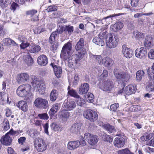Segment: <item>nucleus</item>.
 Segmentation results:
<instances>
[{
    "label": "nucleus",
    "mask_w": 154,
    "mask_h": 154,
    "mask_svg": "<svg viewBox=\"0 0 154 154\" xmlns=\"http://www.w3.org/2000/svg\"><path fill=\"white\" fill-rule=\"evenodd\" d=\"M31 87L28 84H23L19 86L16 91L17 94L21 97H24L27 101L31 100L33 96L31 92Z\"/></svg>",
    "instance_id": "nucleus-1"
},
{
    "label": "nucleus",
    "mask_w": 154,
    "mask_h": 154,
    "mask_svg": "<svg viewBox=\"0 0 154 154\" xmlns=\"http://www.w3.org/2000/svg\"><path fill=\"white\" fill-rule=\"evenodd\" d=\"M82 52H78L75 54L70 57L68 59V66L70 67H73L76 66L77 62L83 57L85 54V51L84 50Z\"/></svg>",
    "instance_id": "nucleus-2"
},
{
    "label": "nucleus",
    "mask_w": 154,
    "mask_h": 154,
    "mask_svg": "<svg viewBox=\"0 0 154 154\" xmlns=\"http://www.w3.org/2000/svg\"><path fill=\"white\" fill-rule=\"evenodd\" d=\"M97 85L101 90L107 91H111L113 87V85L112 81L107 79H104L100 80Z\"/></svg>",
    "instance_id": "nucleus-3"
},
{
    "label": "nucleus",
    "mask_w": 154,
    "mask_h": 154,
    "mask_svg": "<svg viewBox=\"0 0 154 154\" xmlns=\"http://www.w3.org/2000/svg\"><path fill=\"white\" fill-rule=\"evenodd\" d=\"M108 39L106 40L107 46L110 48H116L118 44L119 36H115L112 33H110L108 35Z\"/></svg>",
    "instance_id": "nucleus-4"
},
{
    "label": "nucleus",
    "mask_w": 154,
    "mask_h": 154,
    "mask_svg": "<svg viewBox=\"0 0 154 154\" xmlns=\"http://www.w3.org/2000/svg\"><path fill=\"white\" fill-rule=\"evenodd\" d=\"M83 116L91 122H94L98 119V115L97 112L92 109H88L84 111Z\"/></svg>",
    "instance_id": "nucleus-5"
},
{
    "label": "nucleus",
    "mask_w": 154,
    "mask_h": 154,
    "mask_svg": "<svg viewBox=\"0 0 154 154\" xmlns=\"http://www.w3.org/2000/svg\"><path fill=\"white\" fill-rule=\"evenodd\" d=\"M36 107L41 109H46L49 107L48 100L40 97L36 98L34 102Z\"/></svg>",
    "instance_id": "nucleus-6"
},
{
    "label": "nucleus",
    "mask_w": 154,
    "mask_h": 154,
    "mask_svg": "<svg viewBox=\"0 0 154 154\" xmlns=\"http://www.w3.org/2000/svg\"><path fill=\"white\" fill-rule=\"evenodd\" d=\"M31 83L38 91L44 90L45 88L43 81L41 79L37 78L36 76L32 77Z\"/></svg>",
    "instance_id": "nucleus-7"
},
{
    "label": "nucleus",
    "mask_w": 154,
    "mask_h": 154,
    "mask_svg": "<svg viewBox=\"0 0 154 154\" xmlns=\"http://www.w3.org/2000/svg\"><path fill=\"white\" fill-rule=\"evenodd\" d=\"M84 138L86 140H87L88 143L92 145H95L98 141L97 136L91 134L89 133H87L84 134Z\"/></svg>",
    "instance_id": "nucleus-8"
},
{
    "label": "nucleus",
    "mask_w": 154,
    "mask_h": 154,
    "mask_svg": "<svg viewBox=\"0 0 154 154\" xmlns=\"http://www.w3.org/2000/svg\"><path fill=\"white\" fill-rule=\"evenodd\" d=\"M29 75L26 73H22L17 75L16 79L19 84H22L29 80Z\"/></svg>",
    "instance_id": "nucleus-9"
},
{
    "label": "nucleus",
    "mask_w": 154,
    "mask_h": 154,
    "mask_svg": "<svg viewBox=\"0 0 154 154\" xmlns=\"http://www.w3.org/2000/svg\"><path fill=\"white\" fill-rule=\"evenodd\" d=\"M147 53V50L145 48L141 47L139 49L137 48L135 51V55L137 58L140 59L144 58Z\"/></svg>",
    "instance_id": "nucleus-10"
},
{
    "label": "nucleus",
    "mask_w": 154,
    "mask_h": 154,
    "mask_svg": "<svg viewBox=\"0 0 154 154\" xmlns=\"http://www.w3.org/2000/svg\"><path fill=\"white\" fill-rule=\"evenodd\" d=\"M12 137L8 132L6 133L5 135H3L0 140L2 143L5 145L9 146L11 143Z\"/></svg>",
    "instance_id": "nucleus-11"
},
{
    "label": "nucleus",
    "mask_w": 154,
    "mask_h": 154,
    "mask_svg": "<svg viewBox=\"0 0 154 154\" xmlns=\"http://www.w3.org/2000/svg\"><path fill=\"white\" fill-rule=\"evenodd\" d=\"M81 125L80 123H76L72 125L69 129V131L73 134H78L81 129Z\"/></svg>",
    "instance_id": "nucleus-12"
},
{
    "label": "nucleus",
    "mask_w": 154,
    "mask_h": 154,
    "mask_svg": "<svg viewBox=\"0 0 154 154\" xmlns=\"http://www.w3.org/2000/svg\"><path fill=\"white\" fill-rule=\"evenodd\" d=\"M64 106L67 110H71L75 107L76 104L73 100H65L64 103Z\"/></svg>",
    "instance_id": "nucleus-13"
},
{
    "label": "nucleus",
    "mask_w": 154,
    "mask_h": 154,
    "mask_svg": "<svg viewBox=\"0 0 154 154\" xmlns=\"http://www.w3.org/2000/svg\"><path fill=\"white\" fill-rule=\"evenodd\" d=\"M125 142L124 138L121 136H119L115 138L113 143L116 147L120 148L124 146Z\"/></svg>",
    "instance_id": "nucleus-14"
},
{
    "label": "nucleus",
    "mask_w": 154,
    "mask_h": 154,
    "mask_svg": "<svg viewBox=\"0 0 154 154\" xmlns=\"http://www.w3.org/2000/svg\"><path fill=\"white\" fill-rule=\"evenodd\" d=\"M122 52L124 56L127 58H130L133 55V51L130 48L126 47L125 45L122 46Z\"/></svg>",
    "instance_id": "nucleus-15"
},
{
    "label": "nucleus",
    "mask_w": 154,
    "mask_h": 154,
    "mask_svg": "<svg viewBox=\"0 0 154 154\" xmlns=\"http://www.w3.org/2000/svg\"><path fill=\"white\" fill-rule=\"evenodd\" d=\"M37 61L40 65L45 66L48 63V58L45 55L42 54L38 57Z\"/></svg>",
    "instance_id": "nucleus-16"
},
{
    "label": "nucleus",
    "mask_w": 154,
    "mask_h": 154,
    "mask_svg": "<svg viewBox=\"0 0 154 154\" xmlns=\"http://www.w3.org/2000/svg\"><path fill=\"white\" fill-rule=\"evenodd\" d=\"M136 90L135 85H130L125 88V92L127 95H129L135 93Z\"/></svg>",
    "instance_id": "nucleus-17"
},
{
    "label": "nucleus",
    "mask_w": 154,
    "mask_h": 154,
    "mask_svg": "<svg viewBox=\"0 0 154 154\" xmlns=\"http://www.w3.org/2000/svg\"><path fill=\"white\" fill-rule=\"evenodd\" d=\"M89 88V84L86 83H83L79 87V93L81 94H85L88 91Z\"/></svg>",
    "instance_id": "nucleus-18"
},
{
    "label": "nucleus",
    "mask_w": 154,
    "mask_h": 154,
    "mask_svg": "<svg viewBox=\"0 0 154 154\" xmlns=\"http://www.w3.org/2000/svg\"><path fill=\"white\" fill-rule=\"evenodd\" d=\"M123 24L121 22L116 23L111 26L110 29L113 32H116L120 30L123 27Z\"/></svg>",
    "instance_id": "nucleus-19"
},
{
    "label": "nucleus",
    "mask_w": 154,
    "mask_h": 154,
    "mask_svg": "<svg viewBox=\"0 0 154 154\" xmlns=\"http://www.w3.org/2000/svg\"><path fill=\"white\" fill-rule=\"evenodd\" d=\"M80 145V142L79 140L70 141L68 143V147L69 149L74 150L78 147Z\"/></svg>",
    "instance_id": "nucleus-20"
},
{
    "label": "nucleus",
    "mask_w": 154,
    "mask_h": 154,
    "mask_svg": "<svg viewBox=\"0 0 154 154\" xmlns=\"http://www.w3.org/2000/svg\"><path fill=\"white\" fill-rule=\"evenodd\" d=\"M37 13V11L36 10L32 9L26 11V14L27 15H29L31 17H33L31 20L33 21L38 20V16L36 14Z\"/></svg>",
    "instance_id": "nucleus-21"
},
{
    "label": "nucleus",
    "mask_w": 154,
    "mask_h": 154,
    "mask_svg": "<svg viewBox=\"0 0 154 154\" xmlns=\"http://www.w3.org/2000/svg\"><path fill=\"white\" fill-rule=\"evenodd\" d=\"M150 80L146 83V88L148 91L152 92L154 91V80L152 79H152L150 77Z\"/></svg>",
    "instance_id": "nucleus-22"
},
{
    "label": "nucleus",
    "mask_w": 154,
    "mask_h": 154,
    "mask_svg": "<svg viewBox=\"0 0 154 154\" xmlns=\"http://www.w3.org/2000/svg\"><path fill=\"white\" fill-rule=\"evenodd\" d=\"M103 60V64L107 67H110L113 63V60L109 57H105Z\"/></svg>",
    "instance_id": "nucleus-23"
},
{
    "label": "nucleus",
    "mask_w": 154,
    "mask_h": 154,
    "mask_svg": "<svg viewBox=\"0 0 154 154\" xmlns=\"http://www.w3.org/2000/svg\"><path fill=\"white\" fill-rule=\"evenodd\" d=\"M17 106L20 108L23 111H26L28 110V106L27 103L25 101L22 100L18 102Z\"/></svg>",
    "instance_id": "nucleus-24"
},
{
    "label": "nucleus",
    "mask_w": 154,
    "mask_h": 154,
    "mask_svg": "<svg viewBox=\"0 0 154 154\" xmlns=\"http://www.w3.org/2000/svg\"><path fill=\"white\" fill-rule=\"evenodd\" d=\"M84 40L83 38H81L80 39L79 41L77 43L75 46V49L76 51H79L80 50L82 49L81 51L80 52H82L83 50L85 51V50L83 49L82 48L84 46Z\"/></svg>",
    "instance_id": "nucleus-25"
},
{
    "label": "nucleus",
    "mask_w": 154,
    "mask_h": 154,
    "mask_svg": "<svg viewBox=\"0 0 154 154\" xmlns=\"http://www.w3.org/2000/svg\"><path fill=\"white\" fill-rule=\"evenodd\" d=\"M40 47L37 45H34L30 47L29 51L31 53L36 54L38 52L41 50Z\"/></svg>",
    "instance_id": "nucleus-26"
},
{
    "label": "nucleus",
    "mask_w": 154,
    "mask_h": 154,
    "mask_svg": "<svg viewBox=\"0 0 154 154\" xmlns=\"http://www.w3.org/2000/svg\"><path fill=\"white\" fill-rule=\"evenodd\" d=\"M25 62L28 66L32 65L33 63V59L29 54L25 55L24 57Z\"/></svg>",
    "instance_id": "nucleus-27"
},
{
    "label": "nucleus",
    "mask_w": 154,
    "mask_h": 154,
    "mask_svg": "<svg viewBox=\"0 0 154 154\" xmlns=\"http://www.w3.org/2000/svg\"><path fill=\"white\" fill-rule=\"evenodd\" d=\"M93 42L96 44L101 46H103L105 45L103 40L99 36L95 37L93 39Z\"/></svg>",
    "instance_id": "nucleus-28"
},
{
    "label": "nucleus",
    "mask_w": 154,
    "mask_h": 154,
    "mask_svg": "<svg viewBox=\"0 0 154 154\" xmlns=\"http://www.w3.org/2000/svg\"><path fill=\"white\" fill-rule=\"evenodd\" d=\"M70 114V113L67 111L63 110L60 112V115L62 120H66L69 118Z\"/></svg>",
    "instance_id": "nucleus-29"
},
{
    "label": "nucleus",
    "mask_w": 154,
    "mask_h": 154,
    "mask_svg": "<svg viewBox=\"0 0 154 154\" xmlns=\"http://www.w3.org/2000/svg\"><path fill=\"white\" fill-rule=\"evenodd\" d=\"M72 48V45L71 43L68 42L64 45L62 48V51L70 53Z\"/></svg>",
    "instance_id": "nucleus-30"
},
{
    "label": "nucleus",
    "mask_w": 154,
    "mask_h": 154,
    "mask_svg": "<svg viewBox=\"0 0 154 154\" xmlns=\"http://www.w3.org/2000/svg\"><path fill=\"white\" fill-rule=\"evenodd\" d=\"M54 70L55 75L57 78H60L61 77V74L62 73V68L59 66H55Z\"/></svg>",
    "instance_id": "nucleus-31"
},
{
    "label": "nucleus",
    "mask_w": 154,
    "mask_h": 154,
    "mask_svg": "<svg viewBox=\"0 0 154 154\" xmlns=\"http://www.w3.org/2000/svg\"><path fill=\"white\" fill-rule=\"evenodd\" d=\"M57 91L54 89L52 90L50 94V100L51 101H55L57 97Z\"/></svg>",
    "instance_id": "nucleus-32"
},
{
    "label": "nucleus",
    "mask_w": 154,
    "mask_h": 154,
    "mask_svg": "<svg viewBox=\"0 0 154 154\" xmlns=\"http://www.w3.org/2000/svg\"><path fill=\"white\" fill-rule=\"evenodd\" d=\"M144 72L143 70H139L137 71L136 74L137 81V82H140L143 77L144 76Z\"/></svg>",
    "instance_id": "nucleus-33"
},
{
    "label": "nucleus",
    "mask_w": 154,
    "mask_h": 154,
    "mask_svg": "<svg viewBox=\"0 0 154 154\" xmlns=\"http://www.w3.org/2000/svg\"><path fill=\"white\" fill-rule=\"evenodd\" d=\"M59 109L58 104H56L55 105H53L52 108L49 111V114L50 116H53L57 111Z\"/></svg>",
    "instance_id": "nucleus-34"
},
{
    "label": "nucleus",
    "mask_w": 154,
    "mask_h": 154,
    "mask_svg": "<svg viewBox=\"0 0 154 154\" xmlns=\"http://www.w3.org/2000/svg\"><path fill=\"white\" fill-rule=\"evenodd\" d=\"M113 72L115 77L120 81H122L123 75V72H119L117 69H115Z\"/></svg>",
    "instance_id": "nucleus-35"
},
{
    "label": "nucleus",
    "mask_w": 154,
    "mask_h": 154,
    "mask_svg": "<svg viewBox=\"0 0 154 154\" xmlns=\"http://www.w3.org/2000/svg\"><path fill=\"white\" fill-rule=\"evenodd\" d=\"M27 132L29 134V136L32 138H34L35 136H38V134L37 130L35 129H30Z\"/></svg>",
    "instance_id": "nucleus-36"
},
{
    "label": "nucleus",
    "mask_w": 154,
    "mask_h": 154,
    "mask_svg": "<svg viewBox=\"0 0 154 154\" xmlns=\"http://www.w3.org/2000/svg\"><path fill=\"white\" fill-rule=\"evenodd\" d=\"M34 143L35 146L37 144L38 145L41 144H46L44 140L43 139L40 137H38L35 138L34 140Z\"/></svg>",
    "instance_id": "nucleus-37"
},
{
    "label": "nucleus",
    "mask_w": 154,
    "mask_h": 154,
    "mask_svg": "<svg viewBox=\"0 0 154 154\" xmlns=\"http://www.w3.org/2000/svg\"><path fill=\"white\" fill-rule=\"evenodd\" d=\"M57 35V32H54L51 33L49 39V42L50 44H52L54 42H56L55 41V38Z\"/></svg>",
    "instance_id": "nucleus-38"
},
{
    "label": "nucleus",
    "mask_w": 154,
    "mask_h": 154,
    "mask_svg": "<svg viewBox=\"0 0 154 154\" xmlns=\"http://www.w3.org/2000/svg\"><path fill=\"white\" fill-rule=\"evenodd\" d=\"M131 78L130 74L126 72H123V75L122 78V81L127 82L129 81Z\"/></svg>",
    "instance_id": "nucleus-39"
},
{
    "label": "nucleus",
    "mask_w": 154,
    "mask_h": 154,
    "mask_svg": "<svg viewBox=\"0 0 154 154\" xmlns=\"http://www.w3.org/2000/svg\"><path fill=\"white\" fill-rule=\"evenodd\" d=\"M68 93L71 96L76 98H79L80 96L76 91L73 89H71L68 91Z\"/></svg>",
    "instance_id": "nucleus-40"
},
{
    "label": "nucleus",
    "mask_w": 154,
    "mask_h": 154,
    "mask_svg": "<svg viewBox=\"0 0 154 154\" xmlns=\"http://www.w3.org/2000/svg\"><path fill=\"white\" fill-rule=\"evenodd\" d=\"M147 72L149 76L152 79L154 80V63L152 66V68L148 69L147 70Z\"/></svg>",
    "instance_id": "nucleus-41"
},
{
    "label": "nucleus",
    "mask_w": 154,
    "mask_h": 154,
    "mask_svg": "<svg viewBox=\"0 0 154 154\" xmlns=\"http://www.w3.org/2000/svg\"><path fill=\"white\" fill-rule=\"evenodd\" d=\"M152 40V38L151 36H147L145 41L144 45L146 47H149L151 45V41Z\"/></svg>",
    "instance_id": "nucleus-42"
},
{
    "label": "nucleus",
    "mask_w": 154,
    "mask_h": 154,
    "mask_svg": "<svg viewBox=\"0 0 154 154\" xmlns=\"http://www.w3.org/2000/svg\"><path fill=\"white\" fill-rule=\"evenodd\" d=\"M37 150L39 152H42L45 151L47 148L46 144H40L37 145Z\"/></svg>",
    "instance_id": "nucleus-43"
},
{
    "label": "nucleus",
    "mask_w": 154,
    "mask_h": 154,
    "mask_svg": "<svg viewBox=\"0 0 154 154\" xmlns=\"http://www.w3.org/2000/svg\"><path fill=\"white\" fill-rule=\"evenodd\" d=\"M133 35L135 38L137 39H140L143 37V33L138 32L137 31L134 32L133 33Z\"/></svg>",
    "instance_id": "nucleus-44"
},
{
    "label": "nucleus",
    "mask_w": 154,
    "mask_h": 154,
    "mask_svg": "<svg viewBox=\"0 0 154 154\" xmlns=\"http://www.w3.org/2000/svg\"><path fill=\"white\" fill-rule=\"evenodd\" d=\"M7 99V100L8 102L9 98L8 95L5 92H0V100L4 101Z\"/></svg>",
    "instance_id": "nucleus-45"
},
{
    "label": "nucleus",
    "mask_w": 154,
    "mask_h": 154,
    "mask_svg": "<svg viewBox=\"0 0 154 154\" xmlns=\"http://www.w3.org/2000/svg\"><path fill=\"white\" fill-rule=\"evenodd\" d=\"M85 98H86L87 101L89 102H92L94 101V96L93 94L91 93H88L87 94L85 95Z\"/></svg>",
    "instance_id": "nucleus-46"
},
{
    "label": "nucleus",
    "mask_w": 154,
    "mask_h": 154,
    "mask_svg": "<svg viewBox=\"0 0 154 154\" xmlns=\"http://www.w3.org/2000/svg\"><path fill=\"white\" fill-rule=\"evenodd\" d=\"M70 55V53H68L61 51L60 54V57L61 58H62L65 60H66L67 59H68L70 57L69 56Z\"/></svg>",
    "instance_id": "nucleus-47"
},
{
    "label": "nucleus",
    "mask_w": 154,
    "mask_h": 154,
    "mask_svg": "<svg viewBox=\"0 0 154 154\" xmlns=\"http://www.w3.org/2000/svg\"><path fill=\"white\" fill-rule=\"evenodd\" d=\"M93 57L95 58L97 60L99 64L102 65L103 64V59L101 56L100 55H93Z\"/></svg>",
    "instance_id": "nucleus-48"
},
{
    "label": "nucleus",
    "mask_w": 154,
    "mask_h": 154,
    "mask_svg": "<svg viewBox=\"0 0 154 154\" xmlns=\"http://www.w3.org/2000/svg\"><path fill=\"white\" fill-rule=\"evenodd\" d=\"M38 117L41 119L48 120L49 118L48 114L46 113H40L38 114Z\"/></svg>",
    "instance_id": "nucleus-49"
},
{
    "label": "nucleus",
    "mask_w": 154,
    "mask_h": 154,
    "mask_svg": "<svg viewBox=\"0 0 154 154\" xmlns=\"http://www.w3.org/2000/svg\"><path fill=\"white\" fill-rule=\"evenodd\" d=\"M106 129L110 133H113L115 131L114 128L109 124H106L104 125Z\"/></svg>",
    "instance_id": "nucleus-50"
},
{
    "label": "nucleus",
    "mask_w": 154,
    "mask_h": 154,
    "mask_svg": "<svg viewBox=\"0 0 154 154\" xmlns=\"http://www.w3.org/2000/svg\"><path fill=\"white\" fill-rule=\"evenodd\" d=\"M10 3V0H0V6L4 8L7 7Z\"/></svg>",
    "instance_id": "nucleus-51"
},
{
    "label": "nucleus",
    "mask_w": 154,
    "mask_h": 154,
    "mask_svg": "<svg viewBox=\"0 0 154 154\" xmlns=\"http://www.w3.org/2000/svg\"><path fill=\"white\" fill-rule=\"evenodd\" d=\"M115 15H110L109 16H107L103 18L102 21L104 22L106 21L107 22H108L107 24L109 23L112 22V17H114Z\"/></svg>",
    "instance_id": "nucleus-52"
},
{
    "label": "nucleus",
    "mask_w": 154,
    "mask_h": 154,
    "mask_svg": "<svg viewBox=\"0 0 154 154\" xmlns=\"http://www.w3.org/2000/svg\"><path fill=\"white\" fill-rule=\"evenodd\" d=\"M119 154H133L128 148H125L118 151Z\"/></svg>",
    "instance_id": "nucleus-53"
},
{
    "label": "nucleus",
    "mask_w": 154,
    "mask_h": 154,
    "mask_svg": "<svg viewBox=\"0 0 154 154\" xmlns=\"http://www.w3.org/2000/svg\"><path fill=\"white\" fill-rule=\"evenodd\" d=\"M52 129L54 131H59L60 129V125H58L56 123H53L51 125Z\"/></svg>",
    "instance_id": "nucleus-54"
},
{
    "label": "nucleus",
    "mask_w": 154,
    "mask_h": 154,
    "mask_svg": "<svg viewBox=\"0 0 154 154\" xmlns=\"http://www.w3.org/2000/svg\"><path fill=\"white\" fill-rule=\"evenodd\" d=\"M109 34H107V32L106 31H103V32H100L99 35V36L100 37L102 38L103 40L105 39L106 40L108 38V35Z\"/></svg>",
    "instance_id": "nucleus-55"
},
{
    "label": "nucleus",
    "mask_w": 154,
    "mask_h": 154,
    "mask_svg": "<svg viewBox=\"0 0 154 154\" xmlns=\"http://www.w3.org/2000/svg\"><path fill=\"white\" fill-rule=\"evenodd\" d=\"M22 131H14L12 129L11 130L8 132L10 134V135L11 136L13 135H18L19 134L21 133Z\"/></svg>",
    "instance_id": "nucleus-56"
},
{
    "label": "nucleus",
    "mask_w": 154,
    "mask_h": 154,
    "mask_svg": "<svg viewBox=\"0 0 154 154\" xmlns=\"http://www.w3.org/2000/svg\"><path fill=\"white\" fill-rule=\"evenodd\" d=\"M77 104L81 106H82L85 103V101L84 99L82 98H77Z\"/></svg>",
    "instance_id": "nucleus-57"
},
{
    "label": "nucleus",
    "mask_w": 154,
    "mask_h": 154,
    "mask_svg": "<svg viewBox=\"0 0 154 154\" xmlns=\"http://www.w3.org/2000/svg\"><path fill=\"white\" fill-rule=\"evenodd\" d=\"M57 10V7L55 5L50 6L48 7L46 10L48 12L55 11Z\"/></svg>",
    "instance_id": "nucleus-58"
},
{
    "label": "nucleus",
    "mask_w": 154,
    "mask_h": 154,
    "mask_svg": "<svg viewBox=\"0 0 154 154\" xmlns=\"http://www.w3.org/2000/svg\"><path fill=\"white\" fill-rule=\"evenodd\" d=\"M148 57L151 59L154 60V49H151L149 51Z\"/></svg>",
    "instance_id": "nucleus-59"
},
{
    "label": "nucleus",
    "mask_w": 154,
    "mask_h": 154,
    "mask_svg": "<svg viewBox=\"0 0 154 154\" xmlns=\"http://www.w3.org/2000/svg\"><path fill=\"white\" fill-rule=\"evenodd\" d=\"M119 105L118 103H115L111 105L110 109L113 111L115 112L119 107Z\"/></svg>",
    "instance_id": "nucleus-60"
},
{
    "label": "nucleus",
    "mask_w": 154,
    "mask_h": 154,
    "mask_svg": "<svg viewBox=\"0 0 154 154\" xmlns=\"http://www.w3.org/2000/svg\"><path fill=\"white\" fill-rule=\"evenodd\" d=\"M52 44L53 45L51 47V50L54 52V51H56L58 48V43L57 42H55Z\"/></svg>",
    "instance_id": "nucleus-61"
},
{
    "label": "nucleus",
    "mask_w": 154,
    "mask_h": 154,
    "mask_svg": "<svg viewBox=\"0 0 154 154\" xmlns=\"http://www.w3.org/2000/svg\"><path fill=\"white\" fill-rule=\"evenodd\" d=\"M20 37H19V39H20V41L21 42H22V43L21 45H20V47L22 49H24L27 47H28L29 46V44L28 43H24V41L23 40H21L20 38Z\"/></svg>",
    "instance_id": "nucleus-62"
},
{
    "label": "nucleus",
    "mask_w": 154,
    "mask_h": 154,
    "mask_svg": "<svg viewBox=\"0 0 154 154\" xmlns=\"http://www.w3.org/2000/svg\"><path fill=\"white\" fill-rule=\"evenodd\" d=\"M66 30L69 32H72L73 31V27L70 25L66 26Z\"/></svg>",
    "instance_id": "nucleus-63"
},
{
    "label": "nucleus",
    "mask_w": 154,
    "mask_h": 154,
    "mask_svg": "<svg viewBox=\"0 0 154 154\" xmlns=\"http://www.w3.org/2000/svg\"><path fill=\"white\" fill-rule=\"evenodd\" d=\"M12 39H11L6 38L3 40L5 45H11V42Z\"/></svg>",
    "instance_id": "nucleus-64"
}]
</instances>
